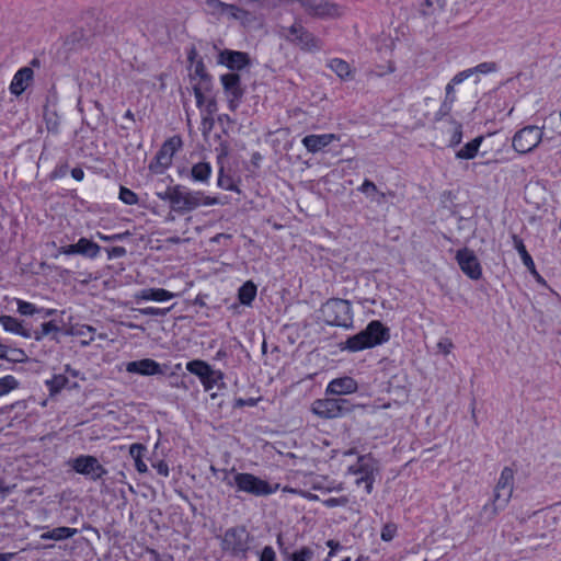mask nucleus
Instances as JSON below:
<instances>
[{"label": "nucleus", "mask_w": 561, "mask_h": 561, "mask_svg": "<svg viewBox=\"0 0 561 561\" xmlns=\"http://www.w3.org/2000/svg\"><path fill=\"white\" fill-rule=\"evenodd\" d=\"M327 66L342 80H350L354 77V71L344 59L332 58L328 61Z\"/></svg>", "instance_id": "obj_23"}, {"label": "nucleus", "mask_w": 561, "mask_h": 561, "mask_svg": "<svg viewBox=\"0 0 561 561\" xmlns=\"http://www.w3.org/2000/svg\"><path fill=\"white\" fill-rule=\"evenodd\" d=\"M130 236H131V233L129 231H124V232L115 233V234H104L100 231L96 232V237L104 242L123 241V240L129 238Z\"/></svg>", "instance_id": "obj_48"}, {"label": "nucleus", "mask_w": 561, "mask_h": 561, "mask_svg": "<svg viewBox=\"0 0 561 561\" xmlns=\"http://www.w3.org/2000/svg\"><path fill=\"white\" fill-rule=\"evenodd\" d=\"M16 305H18V311L23 316H33L34 313H36L38 311L36 306L28 301L18 299Z\"/></svg>", "instance_id": "obj_49"}, {"label": "nucleus", "mask_w": 561, "mask_h": 561, "mask_svg": "<svg viewBox=\"0 0 561 561\" xmlns=\"http://www.w3.org/2000/svg\"><path fill=\"white\" fill-rule=\"evenodd\" d=\"M280 35L289 43L298 46L301 50L314 53L323 48V42L309 32L301 23L280 30Z\"/></svg>", "instance_id": "obj_7"}, {"label": "nucleus", "mask_w": 561, "mask_h": 561, "mask_svg": "<svg viewBox=\"0 0 561 561\" xmlns=\"http://www.w3.org/2000/svg\"><path fill=\"white\" fill-rule=\"evenodd\" d=\"M348 503V499L346 496L341 497H329L323 501V505L327 507H336V506H345Z\"/></svg>", "instance_id": "obj_55"}, {"label": "nucleus", "mask_w": 561, "mask_h": 561, "mask_svg": "<svg viewBox=\"0 0 561 561\" xmlns=\"http://www.w3.org/2000/svg\"><path fill=\"white\" fill-rule=\"evenodd\" d=\"M358 390L357 381L350 376L332 379L325 389L327 394L345 396L355 393Z\"/></svg>", "instance_id": "obj_17"}, {"label": "nucleus", "mask_w": 561, "mask_h": 561, "mask_svg": "<svg viewBox=\"0 0 561 561\" xmlns=\"http://www.w3.org/2000/svg\"><path fill=\"white\" fill-rule=\"evenodd\" d=\"M172 158L169 153L164 152L160 149L156 156L157 164L162 167L163 169L168 168L172 163Z\"/></svg>", "instance_id": "obj_54"}, {"label": "nucleus", "mask_w": 561, "mask_h": 561, "mask_svg": "<svg viewBox=\"0 0 561 561\" xmlns=\"http://www.w3.org/2000/svg\"><path fill=\"white\" fill-rule=\"evenodd\" d=\"M327 324L350 329L353 327L351 302L341 298L329 299L321 308Z\"/></svg>", "instance_id": "obj_6"}, {"label": "nucleus", "mask_w": 561, "mask_h": 561, "mask_svg": "<svg viewBox=\"0 0 561 561\" xmlns=\"http://www.w3.org/2000/svg\"><path fill=\"white\" fill-rule=\"evenodd\" d=\"M259 561H277L274 549L271 546L264 547L260 553Z\"/></svg>", "instance_id": "obj_58"}, {"label": "nucleus", "mask_w": 561, "mask_h": 561, "mask_svg": "<svg viewBox=\"0 0 561 561\" xmlns=\"http://www.w3.org/2000/svg\"><path fill=\"white\" fill-rule=\"evenodd\" d=\"M20 382L12 375L0 378V397L8 394L10 391L19 388Z\"/></svg>", "instance_id": "obj_37"}, {"label": "nucleus", "mask_w": 561, "mask_h": 561, "mask_svg": "<svg viewBox=\"0 0 561 561\" xmlns=\"http://www.w3.org/2000/svg\"><path fill=\"white\" fill-rule=\"evenodd\" d=\"M256 296V286L253 282H245L238 290L239 301L244 306H250Z\"/></svg>", "instance_id": "obj_32"}, {"label": "nucleus", "mask_w": 561, "mask_h": 561, "mask_svg": "<svg viewBox=\"0 0 561 561\" xmlns=\"http://www.w3.org/2000/svg\"><path fill=\"white\" fill-rule=\"evenodd\" d=\"M107 253V259L113 260L117 257H123L126 255L127 251L124 247H113V248H106L105 249Z\"/></svg>", "instance_id": "obj_56"}, {"label": "nucleus", "mask_w": 561, "mask_h": 561, "mask_svg": "<svg viewBox=\"0 0 561 561\" xmlns=\"http://www.w3.org/2000/svg\"><path fill=\"white\" fill-rule=\"evenodd\" d=\"M44 121L48 131L57 134L60 126V117L55 110L45 106L44 108Z\"/></svg>", "instance_id": "obj_35"}, {"label": "nucleus", "mask_w": 561, "mask_h": 561, "mask_svg": "<svg viewBox=\"0 0 561 561\" xmlns=\"http://www.w3.org/2000/svg\"><path fill=\"white\" fill-rule=\"evenodd\" d=\"M171 198L172 210L180 215L191 213L201 206H214L220 203L218 197L208 196L202 191H192L183 185H175V192Z\"/></svg>", "instance_id": "obj_4"}, {"label": "nucleus", "mask_w": 561, "mask_h": 561, "mask_svg": "<svg viewBox=\"0 0 561 561\" xmlns=\"http://www.w3.org/2000/svg\"><path fill=\"white\" fill-rule=\"evenodd\" d=\"M173 306L168 308H157V307H146L139 308L137 311L142 316H151V317H164L167 316Z\"/></svg>", "instance_id": "obj_46"}, {"label": "nucleus", "mask_w": 561, "mask_h": 561, "mask_svg": "<svg viewBox=\"0 0 561 561\" xmlns=\"http://www.w3.org/2000/svg\"><path fill=\"white\" fill-rule=\"evenodd\" d=\"M354 410L350 400L343 398H324L313 401L311 411L323 419L342 417Z\"/></svg>", "instance_id": "obj_8"}, {"label": "nucleus", "mask_w": 561, "mask_h": 561, "mask_svg": "<svg viewBox=\"0 0 561 561\" xmlns=\"http://www.w3.org/2000/svg\"><path fill=\"white\" fill-rule=\"evenodd\" d=\"M211 368L208 363L202 359H193L186 364V370L197 376L201 381L207 378L208 374H211Z\"/></svg>", "instance_id": "obj_30"}, {"label": "nucleus", "mask_w": 561, "mask_h": 561, "mask_svg": "<svg viewBox=\"0 0 561 561\" xmlns=\"http://www.w3.org/2000/svg\"><path fill=\"white\" fill-rule=\"evenodd\" d=\"M68 463L77 473L87 476L93 481L102 479L107 473L98 458L91 455H80L69 460Z\"/></svg>", "instance_id": "obj_12"}, {"label": "nucleus", "mask_w": 561, "mask_h": 561, "mask_svg": "<svg viewBox=\"0 0 561 561\" xmlns=\"http://www.w3.org/2000/svg\"><path fill=\"white\" fill-rule=\"evenodd\" d=\"M438 350L444 354H449L453 348V343L449 339H443L437 343Z\"/></svg>", "instance_id": "obj_63"}, {"label": "nucleus", "mask_w": 561, "mask_h": 561, "mask_svg": "<svg viewBox=\"0 0 561 561\" xmlns=\"http://www.w3.org/2000/svg\"><path fill=\"white\" fill-rule=\"evenodd\" d=\"M68 382L67 377L64 375H55L51 379L46 381V385L51 393L60 391Z\"/></svg>", "instance_id": "obj_40"}, {"label": "nucleus", "mask_w": 561, "mask_h": 561, "mask_svg": "<svg viewBox=\"0 0 561 561\" xmlns=\"http://www.w3.org/2000/svg\"><path fill=\"white\" fill-rule=\"evenodd\" d=\"M394 71H396V65L393 61L389 60V61H387L386 66H377L375 73L378 77H382L388 73H392Z\"/></svg>", "instance_id": "obj_57"}, {"label": "nucleus", "mask_w": 561, "mask_h": 561, "mask_svg": "<svg viewBox=\"0 0 561 561\" xmlns=\"http://www.w3.org/2000/svg\"><path fill=\"white\" fill-rule=\"evenodd\" d=\"M101 247L88 238H80L76 243L61 245L53 257L58 259L59 255H81L83 257L94 260L101 253Z\"/></svg>", "instance_id": "obj_13"}, {"label": "nucleus", "mask_w": 561, "mask_h": 561, "mask_svg": "<svg viewBox=\"0 0 561 561\" xmlns=\"http://www.w3.org/2000/svg\"><path fill=\"white\" fill-rule=\"evenodd\" d=\"M357 190L378 204H381L386 201L387 194L379 192L376 184L368 179L364 180L363 184Z\"/></svg>", "instance_id": "obj_28"}, {"label": "nucleus", "mask_w": 561, "mask_h": 561, "mask_svg": "<svg viewBox=\"0 0 561 561\" xmlns=\"http://www.w3.org/2000/svg\"><path fill=\"white\" fill-rule=\"evenodd\" d=\"M450 124L453 126V134L449 139V146L456 147L458 146L462 140V125L455 119L450 118Z\"/></svg>", "instance_id": "obj_44"}, {"label": "nucleus", "mask_w": 561, "mask_h": 561, "mask_svg": "<svg viewBox=\"0 0 561 561\" xmlns=\"http://www.w3.org/2000/svg\"><path fill=\"white\" fill-rule=\"evenodd\" d=\"M59 332V327L54 321L44 322L41 325V331H36L34 334L35 340H41L50 333Z\"/></svg>", "instance_id": "obj_42"}, {"label": "nucleus", "mask_w": 561, "mask_h": 561, "mask_svg": "<svg viewBox=\"0 0 561 561\" xmlns=\"http://www.w3.org/2000/svg\"><path fill=\"white\" fill-rule=\"evenodd\" d=\"M182 147V139L179 136H173L168 139L160 149L164 152L169 153L171 157L174 156L176 151H179Z\"/></svg>", "instance_id": "obj_39"}, {"label": "nucleus", "mask_w": 561, "mask_h": 561, "mask_svg": "<svg viewBox=\"0 0 561 561\" xmlns=\"http://www.w3.org/2000/svg\"><path fill=\"white\" fill-rule=\"evenodd\" d=\"M482 141L483 137H476L456 152V158L461 160L473 159L477 156Z\"/></svg>", "instance_id": "obj_27"}, {"label": "nucleus", "mask_w": 561, "mask_h": 561, "mask_svg": "<svg viewBox=\"0 0 561 561\" xmlns=\"http://www.w3.org/2000/svg\"><path fill=\"white\" fill-rule=\"evenodd\" d=\"M454 102L455 101L444 99V101L439 107V111L437 112V116H439L440 118L444 116H447L449 114V112L451 111Z\"/></svg>", "instance_id": "obj_60"}, {"label": "nucleus", "mask_w": 561, "mask_h": 561, "mask_svg": "<svg viewBox=\"0 0 561 561\" xmlns=\"http://www.w3.org/2000/svg\"><path fill=\"white\" fill-rule=\"evenodd\" d=\"M152 467L157 470V472L162 477L169 476V466L165 461L160 460L156 463H152Z\"/></svg>", "instance_id": "obj_61"}, {"label": "nucleus", "mask_w": 561, "mask_h": 561, "mask_svg": "<svg viewBox=\"0 0 561 561\" xmlns=\"http://www.w3.org/2000/svg\"><path fill=\"white\" fill-rule=\"evenodd\" d=\"M298 2L306 12L314 16L327 18L339 16L341 14L340 8L327 0H298Z\"/></svg>", "instance_id": "obj_15"}, {"label": "nucleus", "mask_w": 561, "mask_h": 561, "mask_svg": "<svg viewBox=\"0 0 561 561\" xmlns=\"http://www.w3.org/2000/svg\"><path fill=\"white\" fill-rule=\"evenodd\" d=\"M470 70H472V76L488 75L495 72L497 70V65L493 61H485L470 68Z\"/></svg>", "instance_id": "obj_43"}, {"label": "nucleus", "mask_w": 561, "mask_h": 561, "mask_svg": "<svg viewBox=\"0 0 561 561\" xmlns=\"http://www.w3.org/2000/svg\"><path fill=\"white\" fill-rule=\"evenodd\" d=\"M0 324L7 332L14 333L27 339L32 337L31 332L24 329L22 323L16 318L11 316H0Z\"/></svg>", "instance_id": "obj_24"}, {"label": "nucleus", "mask_w": 561, "mask_h": 561, "mask_svg": "<svg viewBox=\"0 0 561 561\" xmlns=\"http://www.w3.org/2000/svg\"><path fill=\"white\" fill-rule=\"evenodd\" d=\"M515 471L511 467H504L493 491L490 502L484 504L481 511V517L485 520H492L500 512L508 505L514 491Z\"/></svg>", "instance_id": "obj_3"}, {"label": "nucleus", "mask_w": 561, "mask_h": 561, "mask_svg": "<svg viewBox=\"0 0 561 561\" xmlns=\"http://www.w3.org/2000/svg\"><path fill=\"white\" fill-rule=\"evenodd\" d=\"M314 558V551L310 547H301L288 554L287 559L289 561H311Z\"/></svg>", "instance_id": "obj_36"}, {"label": "nucleus", "mask_w": 561, "mask_h": 561, "mask_svg": "<svg viewBox=\"0 0 561 561\" xmlns=\"http://www.w3.org/2000/svg\"><path fill=\"white\" fill-rule=\"evenodd\" d=\"M389 340V328L378 320H373L364 330L342 342L341 350L357 353L387 343Z\"/></svg>", "instance_id": "obj_2"}, {"label": "nucleus", "mask_w": 561, "mask_h": 561, "mask_svg": "<svg viewBox=\"0 0 561 561\" xmlns=\"http://www.w3.org/2000/svg\"><path fill=\"white\" fill-rule=\"evenodd\" d=\"M27 359V356L23 350L20 348H10L9 358L7 360L12 363H23Z\"/></svg>", "instance_id": "obj_51"}, {"label": "nucleus", "mask_w": 561, "mask_h": 561, "mask_svg": "<svg viewBox=\"0 0 561 561\" xmlns=\"http://www.w3.org/2000/svg\"><path fill=\"white\" fill-rule=\"evenodd\" d=\"M543 131L535 125H528L517 130L513 137L512 146L518 153L531 152L541 142Z\"/></svg>", "instance_id": "obj_10"}, {"label": "nucleus", "mask_w": 561, "mask_h": 561, "mask_svg": "<svg viewBox=\"0 0 561 561\" xmlns=\"http://www.w3.org/2000/svg\"><path fill=\"white\" fill-rule=\"evenodd\" d=\"M125 369L129 374H136L140 376H154L163 373L161 365L151 358L128 362Z\"/></svg>", "instance_id": "obj_18"}, {"label": "nucleus", "mask_w": 561, "mask_h": 561, "mask_svg": "<svg viewBox=\"0 0 561 561\" xmlns=\"http://www.w3.org/2000/svg\"><path fill=\"white\" fill-rule=\"evenodd\" d=\"M335 140H337V136L335 134H312L305 136L301 142L309 152L316 153Z\"/></svg>", "instance_id": "obj_21"}, {"label": "nucleus", "mask_w": 561, "mask_h": 561, "mask_svg": "<svg viewBox=\"0 0 561 561\" xmlns=\"http://www.w3.org/2000/svg\"><path fill=\"white\" fill-rule=\"evenodd\" d=\"M456 261L460 270L471 279H480L482 276V267L472 250L463 248L457 251Z\"/></svg>", "instance_id": "obj_14"}, {"label": "nucleus", "mask_w": 561, "mask_h": 561, "mask_svg": "<svg viewBox=\"0 0 561 561\" xmlns=\"http://www.w3.org/2000/svg\"><path fill=\"white\" fill-rule=\"evenodd\" d=\"M397 534V526L393 523L386 524L382 529L380 537L383 541H391Z\"/></svg>", "instance_id": "obj_50"}, {"label": "nucleus", "mask_w": 561, "mask_h": 561, "mask_svg": "<svg viewBox=\"0 0 561 561\" xmlns=\"http://www.w3.org/2000/svg\"><path fill=\"white\" fill-rule=\"evenodd\" d=\"M205 10L208 13L217 14L225 13V11H240V8L234 4L225 3L220 0H206Z\"/></svg>", "instance_id": "obj_34"}, {"label": "nucleus", "mask_w": 561, "mask_h": 561, "mask_svg": "<svg viewBox=\"0 0 561 561\" xmlns=\"http://www.w3.org/2000/svg\"><path fill=\"white\" fill-rule=\"evenodd\" d=\"M253 537L244 526L228 528L221 537V549L232 558L245 560Z\"/></svg>", "instance_id": "obj_5"}, {"label": "nucleus", "mask_w": 561, "mask_h": 561, "mask_svg": "<svg viewBox=\"0 0 561 561\" xmlns=\"http://www.w3.org/2000/svg\"><path fill=\"white\" fill-rule=\"evenodd\" d=\"M470 77H472V70H470V68L462 70L453 77V84L458 85L462 83L465 80L469 79Z\"/></svg>", "instance_id": "obj_59"}, {"label": "nucleus", "mask_w": 561, "mask_h": 561, "mask_svg": "<svg viewBox=\"0 0 561 561\" xmlns=\"http://www.w3.org/2000/svg\"><path fill=\"white\" fill-rule=\"evenodd\" d=\"M196 84H202L206 90L211 89V77L206 71V67L202 60H198L194 65V70L191 73V80H197Z\"/></svg>", "instance_id": "obj_29"}, {"label": "nucleus", "mask_w": 561, "mask_h": 561, "mask_svg": "<svg viewBox=\"0 0 561 561\" xmlns=\"http://www.w3.org/2000/svg\"><path fill=\"white\" fill-rule=\"evenodd\" d=\"M211 174V167L208 162H198L192 167L191 175L196 182L207 183Z\"/></svg>", "instance_id": "obj_33"}, {"label": "nucleus", "mask_w": 561, "mask_h": 561, "mask_svg": "<svg viewBox=\"0 0 561 561\" xmlns=\"http://www.w3.org/2000/svg\"><path fill=\"white\" fill-rule=\"evenodd\" d=\"M174 297H176L175 293L169 291L164 288H154V287L140 289L134 295V299L138 304L141 301L162 302V301L170 300Z\"/></svg>", "instance_id": "obj_20"}, {"label": "nucleus", "mask_w": 561, "mask_h": 561, "mask_svg": "<svg viewBox=\"0 0 561 561\" xmlns=\"http://www.w3.org/2000/svg\"><path fill=\"white\" fill-rule=\"evenodd\" d=\"M220 82L228 103V108L231 112H236L245 92V89L241 84L240 75L237 72L224 73L220 76Z\"/></svg>", "instance_id": "obj_11"}, {"label": "nucleus", "mask_w": 561, "mask_h": 561, "mask_svg": "<svg viewBox=\"0 0 561 561\" xmlns=\"http://www.w3.org/2000/svg\"><path fill=\"white\" fill-rule=\"evenodd\" d=\"M209 90H206L204 88V85L202 84H194L193 85V92H194V96L196 99V105L198 108H203L205 103H206V100L209 99L208 96H206V93L208 92Z\"/></svg>", "instance_id": "obj_47"}, {"label": "nucleus", "mask_w": 561, "mask_h": 561, "mask_svg": "<svg viewBox=\"0 0 561 561\" xmlns=\"http://www.w3.org/2000/svg\"><path fill=\"white\" fill-rule=\"evenodd\" d=\"M221 481L237 492H242L256 497L268 496L279 489V484H272L260 477L249 472H238L234 468L221 469Z\"/></svg>", "instance_id": "obj_1"}, {"label": "nucleus", "mask_w": 561, "mask_h": 561, "mask_svg": "<svg viewBox=\"0 0 561 561\" xmlns=\"http://www.w3.org/2000/svg\"><path fill=\"white\" fill-rule=\"evenodd\" d=\"M217 110H218L217 101L215 100V98L210 96L209 99L206 100V103L201 111H202L203 115L214 116V114L217 112Z\"/></svg>", "instance_id": "obj_53"}, {"label": "nucleus", "mask_w": 561, "mask_h": 561, "mask_svg": "<svg viewBox=\"0 0 561 561\" xmlns=\"http://www.w3.org/2000/svg\"><path fill=\"white\" fill-rule=\"evenodd\" d=\"M78 531L79 530L77 528H70L66 526L56 527L54 529L43 533L41 535V539L60 541L73 537L75 535L78 534Z\"/></svg>", "instance_id": "obj_25"}, {"label": "nucleus", "mask_w": 561, "mask_h": 561, "mask_svg": "<svg viewBox=\"0 0 561 561\" xmlns=\"http://www.w3.org/2000/svg\"><path fill=\"white\" fill-rule=\"evenodd\" d=\"M217 184H218L219 187H221V188H224L226 191L239 192V188L234 184L232 178L229 176V175H225L224 174L222 168L219 171V176H218Z\"/></svg>", "instance_id": "obj_41"}, {"label": "nucleus", "mask_w": 561, "mask_h": 561, "mask_svg": "<svg viewBox=\"0 0 561 561\" xmlns=\"http://www.w3.org/2000/svg\"><path fill=\"white\" fill-rule=\"evenodd\" d=\"M456 84H453V80H450L446 88H445V91H446V95H445V100H451V101H456V96H455V88Z\"/></svg>", "instance_id": "obj_64"}, {"label": "nucleus", "mask_w": 561, "mask_h": 561, "mask_svg": "<svg viewBox=\"0 0 561 561\" xmlns=\"http://www.w3.org/2000/svg\"><path fill=\"white\" fill-rule=\"evenodd\" d=\"M214 125H215V119L213 116L202 114L201 130H202L204 137H206L211 131V129L214 128Z\"/></svg>", "instance_id": "obj_52"}, {"label": "nucleus", "mask_w": 561, "mask_h": 561, "mask_svg": "<svg viewBox=\"0 0 561 561\" xmlns=\"http://www.w3.org/2000/svg\"><path fill=\"white\" fill-rule=\"evenodd\" d=\"M512 240H513V244H514L515 250L518 252V254H519V256L522 259L523 264L529 270V272L531 274L540 277L539 274L536 271V266H535L533 257L530 256V254L526 250L524 241L518 236H516V234L512 236Z\"/></svg>", "instance_id": "obj_22"}, {"label": "nucleus", "mask_w": 561, "mask_h": 561, "mask_svg": "<svg viewBox=\"0 0 561 561\" xmlns=\"http://www.w3.org/2000/svg\"><path fill=\"white\" fill-rule=\"evenodd\" d=\"M175 192V185L174 186H170L165 190V192L163 193H157V196L162 199V201H168L170 203V207L172 208V198L171 196L174 194Z\"/></svg>", "instance_id": "obj_62"}, {"label": "nucleus", "mask_w": 561, "mask_h": 561, "mask_svg": "<svg viewBox=\"0 0 561 561\" xmlns=\"http://www.w3.org/2000/svg\"><path fill=\"white\" fill-rule=\"evenodd\" d=\"M34 72L31 67H22L19 69L10 83L9 90L11 94L19 96L21 95L32 83Z\"/></svg>", "instance_id": "obj_19"}, {"label": "nucleus", "mask_w": 561, "mask_h": 561, "mask_svg": "<svg viewBox=\"0 0 561 561\" xmlns=\"http://www.w3.org/2000/svg\"><path fill=\"white\" fill-rule=\"evenodd\" d=\"M95 329L91 325H79L72 329V334L77 336L88 337L82 341L83 345H88L90 342L94 340Z\"/></svg>", "instance_id": "obj_38"}, {"label": "nucleus", "mask_w": 561, "mask_h": 561, "mask_svg": "<svg viewBox=\"0 0 561 561\" xmlns=\"http://www.w3.org/2000/svg\"><path fill=\"white\" fill-rule=\"evenodd\" d=\"M224 378L225 374L221 370H216L211 368V374H208V377L202 380L201 382L205 391H210L215 387H217L220 390L226 388Z\"/></svg>", "instance_id": "obj_31"}, {"label": "nucleus", "mask_w": 561, "mask_h": 561, "mask_svg": "<svg viewBox=\"0 0 561 561\" xmlns=\"http://www.w3.org/2000/svg\"><path fill=\"white\" fill-rule=\"evenodd\" d=\"M218 62L234 72L236 70H242L249 66L250 58L247 53L225 49L219 53Z\"/></svg>", "instance_id": "obj_16"}, {"label": "nucleus", "mask_w": 561, "mask_h": 561, "mask_svg": "<svg viewBox=\"0 0 561 561\" xmlns=\"http://www.w3.org/2000/svg\"><path fill=\"white\" fill-rule=\"evenodd\" d=\"M146 450V446L139 443L131 444L129 447V455L134 459L136 470L139 473H145L148 471V467L142 459Z\"/></svg>", "instance_id": "obj_26"}, {"label": "nucleus", "mask_w": 561, "mask_h": 561, "mask_svg": "<svg viewBox=\"0 0 561 561\" xmlns=\"http://www.w3.org/2000/svg\"><path fill=\"white\" fill-rule=\"evenodd\" d=\"M378 471L376 460L370 455L359 456L357 462L348 467L347 472L356 476L355 484H365V491L370 494L374 489L375 476Z\"/></svg>", "instance_id": "obj_9"}, {"label": "nucleus", "mask_w": 561, "mask_h": 561, "mask_svg": "<svg viewBox=\"0 0 561 561\" xmlns=\"http://www.w3.org/2000/svg\"><path fill=\"white\" fill-rule=\"evenodd\" d=\"M118 197L124 204L129 206L138 204L139 201L137 194L125 186H121Z\"/></svg>", "instance_id": "obj_45"}]
</instances>
